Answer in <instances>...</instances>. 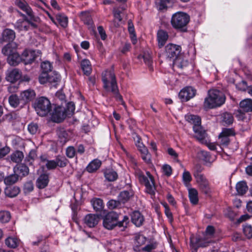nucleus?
I'll list each match as a JSON object with an SVG mask.
<instances>
[{
	"instance_id": "obj_1",
	"label": "nucleus",
	"mask_w": 252,
	"mask_h": 252,
	"mask_svg": "<svg viewBox=\"0 0 252 252\" xmlns=\"http://www.w3.org/2000/svg\"><path fill=\"white\" fill-rule=\"evenodd\" d=\"M103 88L108 93H111L117 100L125 105L122 95L119 93L115 75L112 70H106L102 74Z\"/></svg>"
},
{
	"instance_id": "obj_2",
	"label": "nucleus",
	"mask_w": 252,
	"mask_h": 252,
	"mask_svg": "<svg viewBox=\"0 0 252 252\" xmlns=\"http://www.w3.org/2000/svg\"><path fill=\"white\" fill-rule=\"evenodd\" d=\"M118 214L115 212H110L106 214L103 218V226L107 229H112L114 227L126 228L129 223V218L125 216L122 221H118Z\"/></svg>"
},
{
	"instance_id": "obj_3",
	"label": "nucleus",
	"mask_w": 252,
	"mask_h": 252,
	"mask_svg": "<svg viewBox=\"0 0 252 252\" xmlns=\"http://www.w3.org/2000/svg\"><path fill=\"white\" fill-rule=\"evenodd\" d=\"M225 99V96L221 92L216 90H210L208 96L205 99L204 106L207 108L220 106L224 103Z\"/></svg>"
},
{
	"instance_id": "obj_4",
	"label": "nucleus",
	"mask_w": 252,
	"mask_h": 252,
	"mask_svg": "<svg viewBox=\"0 0 252 252\" xmlns=\"http://www.w3.org/2000/svg\"><path fill=\"white\" fill-rule=\"evenodd\" d=\"M190 20L189 16L186 13L177 12L171 18V23L173 27L182 32H187V26Z\"/></svg>"
},
{
	"instance_id": "obj_5",
	"label": "nucleus",
	"mask_w": 252,
	"mask_h": 252,
	"mask_svg": "<svg viewBox=\"0 0 252 252\" xmlns=\"http://www.w3.org/2000/svg\"><path fill=\"white\" fill-rule=\"evenodd\" d=\"M186 120L193 125V131L196 137L199 140L204 139L206 135L205 131L201 126V118L197 115L189 114L185 116Z\"/></svg>"
},
{
	"instance_id": "obj_6",
	"label": "nucleus",
	"mask_w": 252,
	"mask_h": 252,
	"mask_svg": "<svg viewBox=\"0 0 252 252\" xmlns=\"http://www.w3.org/2000/svg\"><path fill=\"white\" fill-rule=\"evenodd\" d=\"M34 107L39 116L44 117L51 110V103L47 98L42 96L36 99Z\"/></svg>"
},
{
	"instance_id": "obj_7",
	"label": "nucleus",
	"mask_w": 252,
	"mask_h": 252,
	"mask_svg": "<svg viewBox=\"0 0 252 252\" xmlns=\"http://www.w3.org/2000/svg\"><path fill=\"white\" fill-rule=\"evenodd\" d=\"M138 179L140 182L144 185L146 191L151 194H155L156 186L153 177L149 172H146V176L142 174L138 175Z\"/></svg>"
},
{
	"instance_id": "obj_8",
	"label": "nucleus",
	"mask_w": 252,
	"mask_h": 252,
	"mask_svg": "<svg viewBox=\"0 0 252 252\" xmlns=\"http://www.w3.org/2000/svg\"><path fill=\"white\" fill-rule=\"evenodd\" d=\"M181 51V46L172 43L167 44L165 48L164 55L166 58L173 61L179 57Z\"/></svg>"
},
{
	"instance_id": "obj_9",
	"label": "nucleus",
	"mask_w": 252,
	"mask_h": 252,
	"mask_svg": "<svg viewBox=\"0 0 252 252\" xmlns=\"http://www.w3.org/2000/svg\"><path fill=\"white\" fill-rule=\"evenodd\" d=\"M60 80V75L55 72L49 73H41L39 77V81L41 84L49 82L53 86H56Z\"/></svg>"
},
{
	"instance_id": "obj_10",
	"label": "nucleus",
	"mask_w": 252,
	"mask_h": 252,
	"mask_svg": "<svg viewBox=\"0 0 252 252\" xmlns=\"http://www.w3.org/2000/svg\"><path fill=\"white\" fill-rule=\"evenodd\" d=\"M67 116L65 113V108L62 106H56L52 113V119L56 123L62 122Z\"/></svg>"
},
{
	"instance_id": "obj_11",
	"label": "nucleus",
	"mask_w": 252,
	"mask_h": 252,
	"mask_svg": "<svg viewBox=\"0 0 252 252\" xmlns=\"http://www.w3.org/2000/svg\"><path fill=\"white\" fill-rule=\"evenodd\" d=\"M196 94V90L191 87H187L182 89L179 94V96L182 101H187L193 97Z\"/></svg>"
},
{
	"instance_id": "obj_12",
	"label": "nucleus",
	"mask_w": 252,
	"mask_h": 252,
	"mask_svg": "<svg viewBox=\"0 0 252 252\" xmlns=\"http://www.w3.org/2000/svg\"><path fill=\"white\" fill-rule=\"evenodd\" d=\"M15 32L9 29H6L2 32L1 36L0 38V41L1 42H14L13 40L15 38Z\"/></svg>"
},
{
	"instance_id": "obj_13",
	"label": "nucleus",
	"mask_w": 252,
	"mask_h": 252,
	"mask_svg": "<svg viewBox=\"0 0 252 252\" xmlns=\"http://www.w3.org/2000/svg\"><path fill=\"white\" fill-rule=\"evenodd\" d=\"M209 241H203L202 239L192 236L190 238V246L193 250L192 252H197L198 247H207Z\"/></svg>"
},
{
	"instance_id": "obj_14",
	"label": "nucleus",
	"mask_w": 252,
	"mask_h": 252,
	"mask_svg": "<svg viewBox=\"0 0 252 252\" xmlns=\"http://www.w3.org/2000/svg\"><path fill=\"white\" fill-rule=\"evenodd\" d=\"M99 220V216L92 214L87 215L84 219V223L89 227H94L97 224Z\"/></svg>"
},
{
	"instance_id": "obj_15",
	"label": "nucleus",
	"mask_w": 252,
	"mask_h": 252,
	"mask_svg": "<svg viewBox=\"0 0 252 252\" xmlns=\"http://www.w3.org/2000/svg\"><path fill=\"white\" fill-rule=\"evenodd\" d=\"M17 5L20 9L25 11L30 17H31V20L38 22L39 18L33 15V12L31 8L27 3L19 1L17 2Z\"/></svg>"
},
{
	"instance_id": "obj_16",
	"label": "nucleus",
	"mask_w": 252,
	"mask_h": 252,
	"mask_svg": "<svg viewBox=\"0 0 252 252\" xmlns=\"http://www.w3.org/2000/svg\"><path fill=\"white\" fill-rule=\"evenodd\" d=\"M36 58L35 51L33 50H25L22 54V59L26 64L31 63Z\"/></svg>"
},
{
	"instance_id": "obj_17",
	"label": "nucleus",
	"mask_w": 252,
	"mask_h": 252,
	"mask_svg": "<svg viewBox=\"0 0 252 252\" xmlns=\"http://www.w3.org/2000/svg\"><path fill=\"white\" fill-rule=\"evenodd\" d=\"M35 96V93L33 90L28 89L22 92L20 94V97L22 99L25 105L32 100Z\"/></svg>"
},
{
	"instance_id": "obj_18",
	"label": "nucleus",
	"mask_w": 252,
	"mask_h": 252,
	"mask_svg": "<svg viewBox=\"0 0 252 252\" xmlns=\"http://www.w3.org/2000/svg\"><path fill=\"white\" fill-rule=\"evenodd\" d=\"M8 101L10 106L13 108L23 107L25 105L21 97L19 98L18 95L15 94H11L9 97Z\"/></svg>"
},
{
	"instance_id": "obj_19",
	"label": "nucleus",
	"mask_w": 252,
	"mask_h": 252,
	"mask_svg": "<svg viewBox=\"0 0 252 252\" xmlns=\"http://www.w3.org/2000/svg\"><path fill=\"white\" fill-rule=\"evenodd\" d=\"M22 77L21 71L17 68H14L10 71L6 76V80L10 82H14Z\"/></svg>"
},
{
	"instance_id": "obj_20",
	"label": "nucleus",
	"mask_w": 252,
	"mask_h": 252,
	"mask_svg": "<svg viewBox=\"0 0 252 252\" xmlns=\"http://www.w3.org/2000/svg\"><path fill=\"white\" fill-rule=\"evenodd\" d=\"M17 48V44L15 42H9L2 48L1 52L3 55L9 56L16 52Z\"/></svg>"
},
{
	"instance_id": "obj_21",
	"label": "nucleus",
	"mask_w": 252,
	"mask_h": 252,
	"mask_svg": "<svg viewBox=\"0 0 252 252\" xmlns=\"http://www.w3.org/2000/svg\"><path fill=\"white\" fill-rule=\"evenodd\" d=\"M169 37L167 32L162 30H159L157 33V39L159 48L162 47Z\"/></svg>"
},
{
	"instance_id": "obj_22",
	"label": "nucleus",
	"mask_w": 252,
	"mask_h": 252,
	"mask_svg": "<svg viewBox=\"0 0 252 252\" xmlns=\"http://www.w3.org/2000/svg\"><path fill=\"white\" fill-rule=\"evenodd\" d=\"M131 218L132 223L138 227L141 226L144 221L143 216L139 211H134Z\"/></svg>"
},
{
	"instance_id": "obj_23",
	"label": "nucleus",
	"mask_w": 252,
	"mask_h": 252,
	"mask_svg": "<svg viewBox=\"0 0 252 252\" xmlns=\"http://www.w3.org/2000/svg\"><path fill=\"white\" fill-rule=\"evenodd\" d=\"M241 110L240 112L243 111L249 112L252 111V99L250 98L245 99L240 103Z\"/></svg>"
},
{
	"instance_id": "obj_24",
	"label": "nucleus",
	"mask_w": 252,
	"mask_h": 252,
	"mask_svg": "<svg viewBox=\"0 0 252 252\" xmlns=\"http://www.w3.org/2000/svg\"><path fill=\"white\" fill-rule=\"evenodd\" d=\"M173 65L181 69H186L189 65V63L181 55L174 61Z\"/></svg>"
},
{
	"instance_id": "obj_25",
	"label": "nucleus",
	"mask_w": 252,
	"mask_h": 252,
	"mask_svg": "<svg viewBox=\"0 0 252 252\" xmlns=\"http://www.w3.org/2000/svg\"><path fill=\"white\" fill-rule=\"evenodd\" d=\"M48 175L46 174H42L37 179L36 186L39 189H44L48 185Z\"/></svg>"
},
{
	"instance_id": "obj_26",
	"label": "nucleus",
	"mask_w": 252,
	"mask_h": 252,
	"mask_svg": "<svg viewBox=\"0 0 252 252\" xmlns=\"http://www.w3.org/2000/svg\"><path fill=\"white\" fill-rule=\"evenodd\" d=\"M40 159L43 163L45 164L48 170H54L57 167V164L55 160H48L45 156H40Z\"/></svg>"
},
{
	"instance_id": "obj_27",
	"label": "nucleus",
	"mask_w": 252,
	"mask_h": 252,
	"mask_svg": "<svg viewBox=\"0 0 252 252\" xmlns=\"http://www.w3.org/2000/svg\"><path fill=\"white\" fill-rule=\"evenodd\" d=\"M92 204L94 209L96 212H100L104 208V203L103 200L98 198H95L91 200Z\"/></svg>"
},
{
	"instance_id": "obj_28",
	"label": "nucleus",
	"mask_w": 252,
	"mask_h": 252,
	"mask_svg": "<svg viewBox=\"0 0 252 252\" xmlns=\"http://www.w3.org/2000/svg\"><path fill=\"white\" fill-rule=\"evenodd\" d=\"M20 243V240L13 236H9L5 240V245L10 248H17Z\"/></svg>"
},
{
	"instance_id": "obj_29",
	"label": "nucleus",
	"mask_w": 252,
	"mask_h": 252,
	"mask_svg": "<svg viewBox=\"0 0 252 252\" xmlns=\"http://www.w3.org/2000/svg\"><path fill=\"white\" fill-rule=\"evenodd\" d=\"M101 165V161L98 159H95L89 164L86 169L89 172L92 173L96 171Z\"/></svg>"
},
{
	"instance_id": "obj_30",
	"label": "nucleus",
	"mask_w": 252,
	"mask_h": 252,
	"mask_svg": "<svg viewBox=\"0 0 252 252\" xmlns=\"http://www.w3.org/2000/svg\"><path fill=\"white\" fill-rule=\"evenodd\" d=\"M24 155L22 152L17 150L13 152L10 156L11 160L15 163L21 162L24 158Z\"/></svg>"
},
{
	"instance_id": "obj_31",
	"label": "nucleus",
	"mask_w": 252,
	"mask_h": 252,
	"mask_svg": "<svg viewBox=\"0 0 252 252\" xmlns=\"http://www.w3.org/2000/svg\"><path fill=\"white\" fill-rule=\"evenodd\" d=\"M20 191V189L18 187L10 186L5 189L4 192L6 196L13 197L17 196L19 193Z\"/></svg>"
},
{
	"instance_id": "obj_32",
	"label": "nucleus",
	"mask_w": 252,
	"mask_h": 252,
	"mask_svg": "<svg viewBox=\"0 0 252 252\" xmlns=\"http://www.w3.org/2000/svg\"><path fill=\"white\" fill-rule=\"evenodd\" d=\"M21 60V58L17 52L10 55L7 57V62L12 66L18 65L20 63Z\"/></svg>"
},
{
	"instance_id": "obj_33",
	"label": "nucleus",
	"mask_w": 252,
	"mask_h": 252,
	"mask_svg": "<svg viewBox=\"0 0 252 252\" xmlns=\"http://www.w3.org/2000/svg\"><path fill=\"white\" fill-rule=\"evenodd\" d=\"M132 195V192H130L127 190H124L120 192L118 197V199L121 204H124L129 200Z\"/></svg>"
},
{
	"instance_id": "obj_34",
	"label": "nucleus",
	"mask_w": 252,
	"mask_h": 252,
	"mask_svg": "<svg viewBox=\"0 0 252 252\" xmlns=\"http://www.w3.org/2000/svg\"><path fill=\"white\" fill-rule=\"evenodd\" d=\"M189 197L192 204L195 205L198 203V191L195 189L190 188L189 189Z\"/></svg>"
},
{
	"instance_id": "obj_35",
	"label": "nucleus",
	"mask_w": 252,
	"mask_h": 252,
	"mask_svg": "<svg viewBox=\"0 0 252 252\" xmlns=\"http://www.w3.org/2000/svg\"><path fill=\"white\" fill-rule=\"evenodd\" d=\"M14 173L21 175L22 176H26L29 174V169L27 166L24 164L19 165L17 168H14Z\"/></svg>"
},
{
	"instance_id": "obj_36",
	"label": "nucleus",
	"mask_w": 252,
	"mask_h": 252,
	"mask_svg": "<svg viewBox=\"0 0 252 252\" xmlns=\"http://www.w3.org/2000/svg\"><path fill=\"white\" fill-rule=\"evenodd\" d=\"M80 18L85 24L92 25L93 20L90 13L87 11H82L80 14Z\"/></svg>"
},
{
	"instance_id": "obj_37",
	"label": "nucleus",
	"mask_w": 252,
	"mask_h": 252,
	"mask_svg": "<svg viewBox=\"0 0 252 252\" xmlns=\"http://www.w3.org/2000/svg\"><path fill=\"white\" fill-rule=\"evenodd\" d=\"M81 67L84 72V74L89 76L92 72V67L90 62L88 60H83L81 62Z\"/></svg>"
},
{
	"instance_id": "obj_38",
	"label": "nucleus",
	"mask_w": 252,
	"mask_h": 252,
	"mask_svg": "<svg viewBox=\"0 0 252 252\" xmlns=\"http://www.w3.org/2000/svg\"><path fill=\"white\" fill-rule=\"evenodd\" d=\"M248 189L247 184L244 181L239 182L236 185V190L240 195H243L246 193Z\"/></svg>"
},
{
	"instance_id": "obj_39",
	"label": "nucleus",
	"mask_w": 252,
	"mask_h": 252,
	"mask_svg": "<svg viewBox=\"0 0 252 252\" xmlns=\"http://www.w3.org/2000/svg\"><path fill=\"white\" fill-rule=\"evenodd\" d=\"M19 175L16 173L10 175L4 179V182L6 185H12L17 182Z\"/></svg>"
},
{
	"instance_id": "obj_40",
	"label": "nucleus",
	"mask_w": 252,
	"mask_h": 252,
	"mask_svg": "<svg viewBox=\"0 0 252 252\" xmlns=\"http://www.w3.org/2000/svg\"><path fill=\"white\" fill-rule=\"evenodd\" d=\"M104 175L106 179L109 182L114 181L118 178V174L117 172L112 170H106Z\"/></svg>"
},
{
	"instance_id": "obj_41",
	"label": "nucleus",
	"mask_w": 252,
	"mask_h": 252,
	"mask_svg": "<svg viewBox=\"0 0 252 252\" xmlns=\"http://www.w3.org/2000/svg\"><path fill=\"white\" fill-rule=\"evenodd\" d=\"M11 219L9 212L7 211H0V223L8 222Z\"/></svg>"
},
{
	"instance_id": "obj_42",
	"label": "nucleus",
	"mask_w": 252,
	"mask_h": 252,
	"mask_svg": "<svg viewBox=\"0 0 252 252\" xmlns=\"http://www.w3.org/2000/svg\"><path fill=\"white\" fill-rule=\"evenodd\" d=\"M56 19L60 25L63 28H66L68 25V18L64 15L59 14L56 15Z\"/></svg>"
},
{
	"instance_id": "obj_43",
	"label": "nucleus",
	"mask_w": 252,
	"mask_h": 252,
	"mask_svg": "<svg viewBox=\"0 0 252 252\" xmlns=\"http://www.w3.org/2000/svg\"><path fill=\"white\" fill-rule=\"evenodd\" d=\"M128 30L131 35L132 43L135 44L136 43L137 39L136 38L134 26L131 20H128Z\"/></svg>"
},
{
	"instance_id": "obj_44",
	"label": "nucleus",
	"mask_w": 252,
	"mask_h": 252,
	"mask_svg": "<svg viewBox=\"0 0 252 252\" xmlns=\"http://www.w3.org/2000/svg\"><path fill=\"white\" fill-rule=\"evenodd\" d=\"M233 117L231 114L224 113L222 115V121L224 125H230L233 122Z\"/></svg>"
},
{
	"instance_id": "obj_45",
	"label": "nucleus",
	"mask_w": 252,
	"mask_h": 252,
	"mask_svg": "<svg viewBox=\"0 0 252 252\" xmlns=\"http://www.w3.org/2000/svg\"><path fill=\"white\" fill-rule=\"evenodd\" d=\"M41 68L42 71V73H49L51 72L52 65L49 62L45 61L41 63Z\"/></svg>"
},
{
	"instance_id": "obj_46",
	"label": "nucleus",
	"mask_w": 252,
	"mask_h": 252,
	"mask_svg": "<svg viewBox=\"0 0 252 252\" xmlns=\"http://www.w3.org/2000/svg\"><path fill=\"white\" fill-rule=\"evenodd\" d=\"M243 232L245 235L248 238H252V225L245 224L243 226Z\"/></svg>"
},
{
	"instance_id": "obj_47",
	"label": "nucleus",
	"mask_w": 252,
	"mask_h": 252,
	"mask_svg": "<svg viewBox=\"0 0 252 252\" xmlns=\"http://www.w3.org/2000/svg\"><path fill=\"white\" fill-rule=\"evenodd\" d=\"M200 190L204 193L207 194L210 192V185L208 181L201 183L198 185Z\"/></svg>"
},
{
	"instance_id": "obj_48",
	"label": "nucleus",
	"mask_w": 252,
	"mask_h": 252,
	"mask_svg": "<svg viewBox=\"0 0 252 252\" xmlns=\"http://www.w3.org/2000/svg\"><path fill=\"white\" fill-rule=\"evenodd\" d=\"M121 203L118 199L117 200L112 199L107 203V206L110 209H114L121 207Z\"/></svg>"
},
{
	"instance_id": "obj_49",
	"label": "nucleus",
	"mask_w": 252,
	"mask_h": 252,
	"mask_svg": "<svg viewBox=\"0 0 252 252\" xmlns=\"http://www.w3.org/2000/svg\"><path fill=\"white\" fill-rule=\"evenodd\" d=\"M55 160L57 164V166L60 167H64L67 165V160L64 157L57 156Z\"/></svg>"
},
{
	"instance_id": "obj_50",
	"label": "nucleus",
	"mask_w": 252,
	"mask_h": 252,
	"mask_svg": "<svg viewBox=\"0 0 252 252\" xmlns=\"http://www.w3.org/2000/svg\"><path fill=\"white\" fill-rule=\"evenodd\" d=\"M75 111V104L72 102H69L67 104L65 108V113L67 116L71 115Z\"/></svg>"
},
{
	"instance_id": "obj_51",
	"label": "nucleus",
	"mask_w": 252,
	"mask_h": 252,
	"mask_svg": "<svg viewBox=\"0 0 252 252\" xmlns=\"http://www.w3.org/2000/svg\"><path fill=\"white\" fill-rule=\"evenodd\" d=\"M142 159L146 162L150 163L151 161V155L148 152L147 149H144L141 152Z\"/></svg>"
},
{
	"instance_id": "obj_52",
	"label": "nucleus",
	"mask_w": 252,
	"mask_h": 252,
	"mask_svg": "<svg viewBox=\"0 0 252 252\" xmlns=\"http://www.w3.org/2000/svg\"><path fill=\"white\" fill-rule=\"evenodd\" d=\"M239 86L240 88L243 91H246L247 90L248 93L252 95V86L248 87L247 86V82L246 81H242L239 83Z\"/></svg>"
},
{
	"instance_id": "obj_53",
	"label": "nucleus",
	"mask_w": 252,
	"mask_h": 252,
	"mask_svg": "<svg viewBox=\"0 0 252 252\" xmlns=\"http://www.w3.org/2000/svg\"><path fill=\"white\" fill-rule=\"evenodd\" d=\"M36 156V151L34 150H32L29 153L28 156L26 158V160L29 162L30 164H32Z\"/></svg>"
},
{
	"instance_id": "obj_54",
	"label": "nucleus",
	"mask_w": 252,
	"mask_h": 252,
	"mask_svg": "<svg viewBox=\"0 0 252 252\" xmlns=\"http://www.w3.org/2000/svg\"><path fill=\"white\" fill-rule=\"evenodd\" d=\"M24 21V20L23 21H18L16 23L15 27L20 31H27L29 29V25H26Z\"/></svg>"
},
{
	"instance_id": "obj_55",
	"label": "nucleus",
	"mask_w": 252,
	"mask_h": 252,
	"mask_svg": "<svg viewBox=\"0 0 252 252\" xmlns=\"http://www.w3.org/2000/svg\"><path fill=\"white\" fill-rule=\"evenodd\" d=\"M193 176L195 177L196 182L199 185L201 183H204L208 180L203 174H198L197 173H193Z\"/></svg>"
},
{
	"instance_id": "obj_56",
	"label": "nucleus",
	"mask_w": 252,
	"mask_h": 252,
	"mask_svg": "<svg viewBox=\"0 0 252 252\" xmlns=\"http://www.w3.org/2000/svg\"><path fill=\"white\" fill-rule=\"evenodd\" d=\"M10 151V148L9 147L7 146L2 147L1 146L0 148V159L6 156Z\"/></svg>"
},
{
	"instance_id": "obj_57",
	"label": "nucleus",
	"mask_w": 252,
	"mask_h": 252,
	"mask_svg": "<svg viewBox=\"0 0 252 252\" xmlns=\"http://www.w3.org/2000/svg\"><path fill=\"white\" fill-rule=\"evenodd\" d=\"M135 240L137 246H141L146 242V238L142 235H137L135 237Z\"/></svg>"
},
{
	"instance_id": "obj_58",
	"label": "nucleus",
	"mask_w": 252,
	"mask_h": 252,
	"mask_svg": "<svg viewBox=\"0 0 252 252\" xmlns=\"http://www.w3.org/2000/svg\"><path fill=\"white\" fill-rule=\"evenodd\" d=\"M76 154V150L73 146L68 147L66 150V156L69 158H73Z\"/></svg>"
},
{
	"instance_id": "obj_59",
	"label": "nucleus",
	"mask_w": 252,
	"mask_h": 252,
	"mask_svg": "<svg viewBox=\"0 0 252 252\" xmlns=\"http://www.w3.org/2000/svg\"><path fill=\"white\" fill-rule=\"evenodd\" d=\"M33 189V185L32 181L26 182L24 187V190L25 193H29Z\"/></svg>"
},
{
	"instance_id": "obj_60",
	"label": "nucleus",
	"mask_w": 252,
	"mask_h": 252,
	"mask_svg": "<svg viewBox=\"0 0 252 252\" xmlns=\"http://www.w3.org/2000/svg\"><path fill=\"white\" fill-rule=\"evenodd\" d=\"M5 119L9 122H12L16 120L17 118H19V116L15 112L8 113L4 116Z\"/></svg>"
},
{
	"instance_id": "obj_61",
	"label": "nucleus",
	"mask_w": 252,
	"mask_h": 252,
	"mask_svg": "<svg viewBox=\"0 0 252 252\" xmlns=\"http://www.w3.org/2000/svg\"><path fill=\"white\" fill-rule=\"evenodd\" d=\"M219 139L220 140V145L222 146H227L228 145L230 142V140L229 137L227 136H224L223 135H219Z\"/></svg>"
},
{
	"instance_id": "obj_62",
	"label": "nucleus",
	"mask_w": 252,
	"mask_h": 252,
	"mask_svg": "<svg viewBox=\"0 0 252 252\" xmlns=\"http://www.w3.org/2000/svg\"><path fill=\"white\" fill-rule=\"evenodd\" d=\"M192 178L189 171H185L183 174V180L186 185L189 183Z\"/></svg>"
},
{
	"instance_id": "obj_63",
	"label": "nucleus",
	"mask_w": 252,
	"mask_h": 252,
	"mask_svg": "<svg viewBox=\"0 0 252 252\" xmlns=\"http://www.w3.org/2000/svg\"><path fill=\"white\" fill-rule=\"evenodd\" d=\"M235 134L233 130L231 128H224L220 135L228 137L229 136L234 135Z\"/></svg>"
},
{
	"instance_id": "obj_64",
	"label": "nucleus",
	"mask_w": 252,
	"mask_h": 252,
	"mask_svg": "<svg viewBox=\"0 0 252 252\" xmlns=\"http://www.w3.org/2000/svg\"><path fill=\"white\" fill-rule=\"evenodd\" d=\"M38 125L35 123H31L28 126V130L29 132L32 134H35L38 130Z\"/></svg>"
}]
</instances>
